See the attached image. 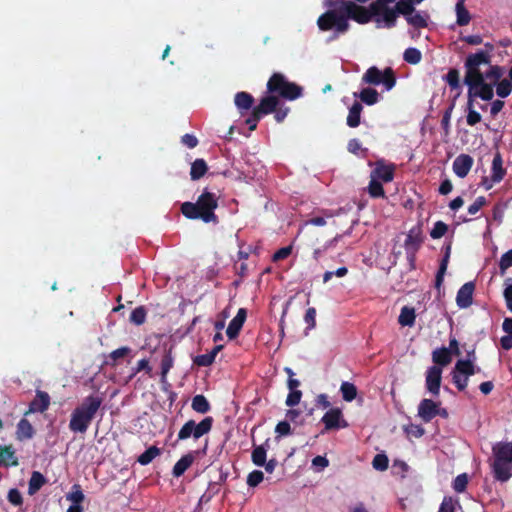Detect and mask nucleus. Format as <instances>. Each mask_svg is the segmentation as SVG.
Segmentation results:
<instances>
[{
    "mask_svg": "<svg viewBox=\"0 0 512 512\" xmlns=\"http://www.w3.org/2000/svg\"><path fill=\"white\" fill-rule=\"evenodd\" d=\"M488 51H478L470 54L465 61L466 74L464 83L468 86L470 96H478L488 101L493 98L494 85L501 77V70L497 66H490V55L494 49L491 43H486Z\"/></svg>",
    "mask_w": 512,
    "mask_h": 512,
    "instance_id": "1",
    "label": "nucleus"
},
{
    "mask_svg": "<svg viewBox=\"0 0 512 512\" xmlns=\"http://www.w3.org/2000/svg\"><path fill=\"white\" fill-rule=\"evenodd\" d=\"M327 11L322 14L317 25L320 30L328 31L334 29L335 34H343L349 29V23H346L344 14L347 9L353 8L352 1L346 0H323Z\"/></svg>",
    "mask_w": 512,
    "mask_h": 512,
    "instance_id": "2",
    "label": "nucleus"
},
{
    "mask_svg": "<svg viewBox=\"0 0 512 512\" xmlns=\"http://www.w3.org/2000/svg\"><path fill=\"white\" fill-rule=\"evenodd\" d=\"M102 405V398L89 395L72 411L69 429L74 433L84 434L91 425L96 413Z\"/></svg>",
    "mask_w": 512,
    "mask_h": 512,
    "instance_id": "3",
    "label": "nucleus"
},
{
    "mask_svg": "<svg viewBox=\"0 0 512 512\" xmlns=\"http://www.w3.org/2000/svg\"><path fill=\"white\" fill-rule=\"evenodd\" d=\"M217 206L216 195L205 190L195 203L184 202L181 205V212L188 219H201L205 223H216L217 216L214 211Z\"/></svg>",
    "mask_w": 512,
    "mask_h": 512,
    "instance_id": "4",
    "label": "nucleus"
},
{
    "mask_svg": "<svg viewBox=\"0 0 512 512\" xmlns=\"http://www.w3.org/2000/svg\"><path fill=\"white\" fill-rule=\"evenodd\" d=\"M494 478L506 482L512 476V442H498L492 447Z\"/></svg>",
    "mask_w": 512,
    "mask_h": 512,
    "instance_id": "5",
    "label": "nucleus"
},
{
    "mask_svg": "<svg viewBox=\"0 0 512 512\" xmlns=\"http://www.w3.org/2000/svg\"><path fill=\"white\" fill-rule=\"evenodd\" d=\"M269 93H277L280 97L292 101L302 96L303 90L299 85L288 81L284 75L275 73L267 83Z\"/></svg>",
    "mask_w": 512,
    "mask_h": 512,
    "instance_id": "6",
    "label": "nucleus"
},
{
    "mask_svg": "<svg viewBox=\"0 0 512 512\" xmlns=\"http://www.w3.org/2000/svg\"><path fill=\"white\" fill-rule=\"evenodd\" d=\"M476 360L474 350L468 352L467 359H459L451 372L452 381L458 390L463 391L468 385V379L477 371L474 362Z\"/></svg>",
    "mask_w": 512,
    "mask_h": 512,
    "instance_id": "7",
    "label": "nucleus"
},
{
    "mask_svg": "<svg viewBox=\"0 0 512 512\" xmlns=\"http://www.w3.org/2000/svg\"><path fill=\"white\" fill-rule=\"evenodd\" d=\"M396 0H376L371 4L377 28H392L396 24V11L389 4Z\"/></svg>",
    "mask_w": 512,
    "mask_h": 512,
    "instance_id": "8",
    "label": "nucleus"
},
{
    "mask_svg": "<svg viewBox=\"0 0 512 512\" xmlns=\"http://www.w3.org/2000/svg\"><path fill=\"white\" fill-rule=\"evenodd\" d=\"M362 82L370 85L382 84L386 91H390L396 84V78L391 68L381 71L377 67L372 66L363 74Z\"/></svg>",
    "mask_w": 512,
    "mask_h": 512,
    "instance_id": "9",
    "label": "nucleus"
},
{
    "mask_svg": "<svg viewBox=\"0 0 512 512\" xmlns=\"http://www.w3.org/2000/svg\"><path fill=\"white\" fill-rule=\"evenodd\" d=\"M212 418L206 417L201 422L187 421L178 432V440H186L193 437L195 440L207 434L212 428Z\"/></svg>",
    "mask_w": 512,
    "mask_h": 512,
    "instance_id": "10",
    "label": "nucleus"
},
{
    "mask_svg": "<svg viewBox=\"0 0 512 512\" xmlns=\"http://www.w3.org/2000/svg\"><path fill=\"white\" fill-rule=\"evenodd\" d=\"M442 368L439 366H430L425 373V388L432 396L437 397L440 394L442 381Z\"/></svg>",
    "mask_w": 512,
    "mask_h": 512,
    "instance_id": "11",
    "label": "nucleus"
},
{
    "mask_svg": "<svg viewBox=\"0 0 512 512\" xmlns=\"http://www.w3.org/2000/svg\"><path fill=\"white\" fill-rule=\"evenodd\" d=\"M321 421L323 422L326 430L348 427V423L343 418L342 411L339 408L329 409L324 414Z\"/></svg>",
    "mask_w": 512,
    "mask_h": 512,
    "instance_id": "12",
    "label": "nucleus"
},
{
    "mask_svg": "<svg viewBox=\"0 0 512 512\" xmlns=\"http://www.w3.org/2000/svg\"><path fill=\"white\" fill-rule=\"evenodd\" d=\"M352 6L353 8L347 9L348 11H346L344 14L346 23H349V19H353L360 24L368 23L371 19L375 21V15L371 9V6L369 7V9H366L364 7L356 5L354 2H352Z\"/></svg>",
    "mask_w": 512,
    "mask_h": 512,
    "instance_id": "13",
    "label": "nucleus"
},
{
    "mask_svg": "<svg viewBox=\"0 0 512 512\" xmlns=\"http://www.w3.org/2000/svg\"><path fill=\"white\" fill-rule=\"evenodd\" d=\"M440 403L431 399H423L418 406V416L424 421H431L439 411Z\"/></svg>",
    "mask_w": 512,
    "mask_h": 512,
    "instance_id": "14",
    "label": "nucleus"
},
{
    "mask_svg": "<svg viewBox=\"0 0 512 512\" xmlns=\"http://www.w3.org/2000/svg\"><path fill=\"white\" fill-rule=\"evenodd\" d=\"M475 285L473 282H467L457 292L456 303L461 309H465L471 306L473 301V293Z\"/></svg>",
    "mask_w": 512,
    "mask_h": 512,
    "instance_id": "15",
    "label": "nucleus"
},
{
    "mask_svg": "<svg viewBox=\"0 0 512 512\" xmlns=\"http://www.w3.org/2000/svg\"><path fill=\"white\" fill-rule=\"evenodd\" d=\"M473 165V159L470 155L460 154L453 161V171L460 177L464 178L468 175Z\"/></svg>",
    "mask_w": 512,
    "mask_h": 512,
    "instance_id": "16",
    "label": "nucleus"
},
{
    "mask_svg": "<svg viewBox=\"0 0 512 512\" xmlns=\"http://www.w3.org/2000/svg\"><path fill=\"white\" fill-rule=\"evenodd\" d=\"M246 317H247L246 309L240 308L238 310L237 314L235 315V317L230 321V323L227 327L226 334L229 339H234L238 336L241 328L244 325Z\"/></svg>",
    "mask_w": 512,
    "mask_h": 512,
    "instance_id": "17",
    "label": "nucleus"
},
{
    "mask_svg": "<svg viewBox=\"0 0 512 512\" xmlns=\"http://www.w3.org/2000/svg\"><path fill=\"white\" fill-rule=\"evenodd\" d=\"M50 405V397L48 393L44 391H37L35 398L29 405L28 413L44 412Z\"/></svg>",
    "mask_w": 512,
    "mask_h": 512,
    "instance_id": "18",
    "label": "nucleus"
},
{
    "mask_svg": "<svg viewBox=\"0 0 512 512\" xmlns=\"http://www.w3.org/2000/svg\"><path fill=\"white\" fill-rule=\"evenodd\" d=\"M394 176V168L391 165H385L383 163L378 162L375 169L371 173V177L378 181H383L385 183L393 180Z\"/></svg>",
    "mask_w": 512,
    "mask_h": 512,
    "instance_id": "19",
    "label": "nucleus"
},
{
    "mask_svg": "<svg viewBox=\"0 0 512 512\" xmlns=\"http://www.w3.org/2000/svg\"><path fill=\"white\" fill-rule=\"evenodd\" d=\"M279 105V99L275 95H267L263 97L255 108L256 113H260L262 115H266L275 111L276 107Z\"/></svg>",
    "mask_w": 512,
    "mask_h": 512,
    "instance_id": "20",
    "label": "nucleus"
},
{
    "mask_svg": "<svg viewBox=\"0 0 512 512\" xmlns=\"http://www.w3.org/2000/svg\"><path fill=\"white\" fill-rule=\"evenodd\" d=\"M253 103V96L247 92H238L234 97V104L241 114L251 109Z\"/></svg>",
    "mask_w": 512,
    "mask_h": 512,
    "instance_id": "21",
    "label": "nucleus"
},
{
    "mask_svg": "<svg viewBox=\"0 0 512 512\" xmlns=\"http://www.w3.org/2000/svg\"><path fill=\"white\" fill-rule=\"evenodd\" d=\"M432 360L434 362V366H439L442 369L449 365L452 361V356L450 355V350L446 349V347L435 349L432 352Z\"/></svg>",
    "mask_w": 512,
    "mask_h": 512,
    "instance_id": "22",
    "label": "nucleus"
},
{
    "mask_svg": "<svg viewBox=\"0 0 512 512\" xmlns=\"http://www.w3.org/2000/svg\"><path fill=\"white\" fill-rule=\"evenodd\" d=\"M422 242L421 230L419 227H414L409 230L405 239V249L407 251L417 250Z\"/></svg>",
    "mask_w": 512,
    "mask_h": 512,
    "instance_id": "23",
    "label": "nucleus"
},
{
    "mask_svg": "<svg viewBox=\"0 0 512 512\" xmlns=\"http://www.w3.org/2000/svg\"><path fill=\"white\" fill-rule=\"evenodd\" d=\"M0 465L16 466L18 459L15 455V450L11 445L0 446Z\"/></svg>",
    "mask_w": 512,
    "mask_h": 512,
    "instance_id": "24",
    "label": "nucleus"
},
{
    "mask_svg": "<svg viewBox=\"0 0 512 512\" xmlns=\"http://www.w3.org/2000/svg\"><path fill=\"white\" fill-rule=\"evenodd\" d=\"M465 0H457L455 5L456 24L466 26L471 21V14L465 7Z\"/></svg>",
    "mask_w": 512,
    "mask_h": 512,
    "instance_id": "25",
    "label": "nucleus"
},
{
    "mask_svg": "<svg viewBox=\"0 0 512 512\" xmlns=\"http://www.w3.org/2000/svg\"><path fill=\"white\" fill-rule=\"evenodd\" d=\"M34 435V428L27 419H21L17 424L16 436L20 441L29 440Z\"/></svg>",
    "mask_w": 512,
    "mask_h": 512,
    "instance_id": "26",
    "label": "nucleus"
},
{
    "mask_svg": "<svg viewBox=\"0 0 512 512\" xmlns=\"http://www.w3.org/2000/svg\"><path fill=\"white\" fill-rule=\"evenodd\" d=\"M193 461L194 456L191 453L182 456L173 467V475L175 477L182 476L185 471L192 465Z\"/></svg>",
    "mask_w": 512,
    "mask_h": 512,
    "instance_id": "27",
    "label": "nucleus"
},
{
    "mask_svg": "<svg viewBox=\"0 0 512 512\" xmlns=\"http://www.w3.org/2000/svg\"><path fill=\"white\" fill-rule=\"evenodd\" d=\"M268 441L265 444L255 446L252 450L251 460L254 465L262 467L267 458Z\"/></svg>",
    "mask_w": 512,
    "mask_h": 512,
    "instance_id": "28",
    "label": "nucleus"
},
{
    "mask_svg": "<svg viewBox=\"0 0 512 512\" xmlns=\"http://www.w3.org/2000/svg\"><path fill=\"white\" fill-rule=\"evenodd\" d=\"M505 174L506 170L503 168L502 157L500 153H496L492 161L491 176L494 178V181H501Z\"/></svg>",
    "mask_w": 512,
    "mask_h": 512,
    "instance_id": "29",
    "label": "nucleus"
},
{
    "mask_svg": "<svg viewBox=\"0 0 512 512\" xmlns=\"http://www.w3.org/2000/svg\"><path fill=\"white\" fill-rule=\"evenodd\" d=\"M429 16L425 12L414 11L410 13V15L406 18V21L416 27V28H424L428 25Z\"/></svg>",
    "mask_w": 512,
    "mask_h": 512,
    "instance_id": "30",
    "label": "nucleus"
},
{
    "mask_svg": "<svg viewBox=\"0 0 512 512\" xmlns=\"http://www.w3.org/2000/svg\"><path fill=\"white\" fill-rule=\"evenodd\" d=\"M362 105L359 102H355L349 109L347 116V125L351 128H355L360 124Z\"/></svg>",
    "mask_w": 512,
    "mask_h": 512,
    "instance_id": "31",
    "label": "nucleus"
},
{
    "mask_svg": "<svg viewBox=\"0 0 512 512\" xmlns=\"http://www.w3.org/2000/svg\"><path fill=\"white\" fill-rule=\"evenodd\" d=\"M354 97H359L367 105H374L379 101V93L373 88H364L360 93H354Z\"/></svg>",
    "mask_w": 512,
    "mask_h": 512,
    "instance_id": "32",
    "label": "nucleus"
},
{
    "mask_svg": "<svg viewBox=\"0 0 512 512\" xmlns=\"http://www.w3.org/2000/svg\"><path fill=\"white\" fill-rule=\"evenodd\" d=\"M415 317H416V315H415L414 308L404 306L401 309L398 321H399V324L402 326L412 327L415 323Z\"/></svg>",
    "mask_w": 512,
    "mask_h": 512,
    "instance_id": "33",
    "label": "nucleus"
},
{
    "mask_svg": "<svg viewBox=\"0 0 512 512\" xmlns=\"http://www.w3.org/2000/svg\"><path fill=\"white\" fill-rule=\"evenodd\" d=\"M174 365V358L170 351H166L161 360V383L167 384V374Z\"/></svg>",
    "mask_w": 512,
    "mask_h": 512,
    "instance_id": "34",
    "label": "nucleus"
},
{
    "mask_svg": "<svg viewBox=\"0 0 512 512\" xmlns=\"http://www.w3.org/2000/svg\"><path fill=\"white\" fill-rule=\"evenodd\" d=\"M474 97L468 94L466 121L470 126H474L481 121V115L474 109Z\"/></svg>",
    "mask_w": 512,
    "mask_h": 512,
    "instance_id": "35",
    "label": "nucleus"
},
{
    "mask_svg": "<svg viewBox=\"0 0 512 512\" xmlns=\"http://www.w3.org/2000/svg\"><path fill=\"white\" fill-rule=\"evenodd\" d=\"M340 392L343 400L347 402L353 401L357 396V388L356 386L348 381L342 382L340 386Z\"/></svg>",
    "mask_w": 512,
    "mask_h": 512,
    "instance_id": "36",
    "label": "nucleus"
},
{
    "mask_svg": "<svg viewBox=\"0 0 512 512\" xmlns=\"http://www.w3.org/2000/svg\"><path fill=\"white\" fill-rule=\"evenodd\" d=\"M130 353L131 348L127 346L120 347L109 354L106 364L115 367L119 359L128 356Z\"/></svg>",
    "mask_w": 512,
    "mask_h": 512,
    "instance_id": "37",
    "label": "nucleus"
},
{
    "mask_svg": "<svg viewBox=\"0 0 512 512\" xmlns=\"http://www.w3.org/2000/svg\"><path fill=\"white\" fill-rule=\"evenodd\" d=\"M323 213V216H316V217H313L307 221H305L302 225H301V229L305 226H308V225H313V226H325L326 223H327V218H332L333 216L336 215V213H334L333 211L331 210H323L322 211Z\"/></svg>",
    "mask_w": 512,
    "mask_h": 512,
    "instance_id": "38",
    "label": "nucleus"
},
{
    "mask_svg": "<svg viewBox=\"0 0 512 512\" xmlns=\"http://www.w3.org/2000/svg\"><path fill=\"white\" fill-rule=\"evenodd\" d=\"M191 407L194 411L204 414L210 410V404L205 396L196 395L192 399Z\"/></svg>",
    "mask_w": 512,
    "mask_h": 512,
    "instance_id": "39",
    "label": "nucleus"
},
{
    "mask_svg": "<svg viewBox=\"0 0 512 512\" xmlns=\"http://www.w3.org/2000/svg\"><path fill=\"white\" fill-rule=\"evenodd\" d=\"M207 171V164L203 159H196L190 170V175L193 180L200 179Z\"/></svg>",
    "mask_w": 512,
    "mask_h": 512,
    "instance_id": "40",
    "label": "nucleus"
},
{
    "mask_svg": "<svg viewBox=\"0 0 512 512\" xmlns=\"http://www.w3.org/2000/svg\"><path fill=\"white\" fill-rule=\"evenodd\" d=\"M45 483V478L40 472H33L29 480L28 492L30 495L36 493Z\"/></svg>",
    "mask_w": 512,
    "mask_h": 512,
    "instance_id": "41",
    "label": "nucleus"
},
{
    "mask_svg": "<svg viewBox=\"0 0 512 512\" xmlns=\"http://www.w3.org/2000/svg\"><path fill=\"white\" fill-rule=\"evenodd\" d=\"M391 8L395 9L396 17L398 14H402L405 19L410 15V13L415 11L413 8L412 0H400Z\"/></svg>",
    "mask_w": 512,
    "mask_h": 512,
    "instance_id": "42",
    "label": "nucleus"
},
{
    "mask_svg": "<svg viewBox=\"0 0 512 512\" xmlns=\"http://www.w3.org/2000/svg\"><path fill=\"white\" fill-rule=\"evenodd\" d=\"M340 239L341 235H336L333 239L324 243L322 247L315 248L313 251V259L318 261L325 252L335 247Z\"/></svg>",
    "mask_w": 512,
    "mask_h": 512,
    "instance_id": "43",
    "label": "nucleus"
},
{
    "mask_svg": "<svg viewBox=\"0 0 512 512\" xmlns=\"http://www.w3.org/2000/svg\"><path fill=\"white\" fill-rule=\"evenodd\" d=\"M160 454V449L156 446L149 447L138 457V462L141 465H148Z\"/></svg>",
    "mask_w": 512,
    "mask_h": 512,
    "instance_id": "44",
    "label": "nucleus"
},
{
    "mask_svg": "<svg viewBox=\"0 0 512 512\" xmlns=\"http://www.w3.org/2000/svg\"><path fill=\"white\" fill-rule=\"evenodd\" d=\"M422 54L420 50L414 47L407 48L404 51L403 59L409 64H418L421 61Z\"/></svg>",
    "mask_w": 512,
    "mask_h": 512,
    "instance_id": "45",
    "label": "nucleus"
},
{
    "mask_svg": "<svg viewBox=\"0 0 512 512\" xmlns=\"http://www.w3.org/2000/svg\"><path fill=\"white\" fill-rule=\"evenodd\" d=\"M368 192L374 198L384 197V195H385L381 181H378V180L374 179L373 177H371V180H370V183L368 186Z\"/></svg>",
    "mask_w": 512,
    "mask_h": 512,
    "instance_id": "46",
    "label": "nucleus"
},
{
    "mask_svg": "<svg viewBox=\"0 0 512 512\" xmlns=\"http://www.w3.org/2000/svg\"><path fill=\"white\" fill-rule=\"evenodd\" d=\"M494 86H496L497 95L502 98L507 97L512 91V83L506 79L502 81L498 80Z\"/></svg>",
    "mask_w": 512,
    "mask_h": 512,
    "instance_id": "47",
    "label": "nucleus"
},
{
    "mask_svg": "<svg viewBox=\"0 0 512 512\" xmlns=\"http://www.w3.org/2000/svg\"><path fill=\"white\" fill-rule=\"evenodd\" d=\"M146 311L144 307L140 306L135 308L130 315V321L136 325H141L145 322Z\"/></svg>",
    "mask_w": 512,
    "mask_h": 512,
    "instance_id": "48",
    "label": "nucleus"
},
{
    "mask_svg": "<svg viewBox=\"0 0 512 512\" xmlns=\"http://www.w3.org/2000/svg\"><path fill=\"white\" fill-rule=\"evenodd\" d=\"M264 479V474L260 470H253L247 476V485L249 487L258 486Z\"/></svg>",
    "mask_w": 512,
    "mask_h": 512,
    "instance_id": "49",
    "label": "nucleus"
},
{
    "mask_svg": "<svg viewBox=\"0 0 512 512\" xmlns=\"http://www.w3.org/2000/svg\"><path fill=\"white\" fill-rule=\"evenodd\" d=\"M448 230V226L442 222V221H437L431 232H430V236L433 238V239H439L441 238L442 236L445 235V233L447 232Z\"/></svg>",
    "mask_w": 512,
    "mask_h": 512,
    "instance_id": "50",
    "label": "nucleus"
},
{
    "mask_svg": "<svg viewBox=\"0 0 512 512\" xmlns=\"http://www.w3.org/2000/svg\"><path fill=\"white\" fill-rule=\"evenodd\" d=\"M372 466L378 471H384L388 468V458L384 454H377L372 461Z\"/></svg>",
    "mask_w": 512,
    "mask_h": 512,
    "instance_id": "51",
    "label": "nucleus"
},
{
    "mask_svg": "<svg viewBox=\"0 0 512 512\" xmlns=\"http://www.w3.org/2000/svg\"><path fill=\"white\" fill-rule=\"evenodd\" d=\"M329 465V460L325 456H316L312 459V468L315 472H322Z\"/></svg>",
    "mask_w": 512,
    "mask_h": 512,
    "instance_id": "52",
    "label": "nucleus"
},
{
    "mask_svg": "<svg viewBox=\"0 0 512 512\" xmlns=\"http://www.w3.org/2000/svg\"><path fill=\"white\" fill-rule=\"evenodd\" d=\"M467 484H468V477H467V475L466 474H460L453 481V489L456 492L461 493V492H463L466 489Z\"/></svg>",
    "mask_w": 512,
    "mask_h": 512,
    "instance_id": "53",
    "label": "nucleus"
},
{
    "mask_svg": "<svg viewBox=\"0 0 512 512\" xmlns=\"http://www.w3.org/2000/svg\"><path fill=\"white\" fill-rule=\"evenodd\" d=\"M142 370H145L148 374L151 373L152 368L150 367L147 359H141L137 362L136 366L132 369L129 379L135 377Z\"/></svg>",
    "mask_w": 512,
    "mask_h": 512,
    "instance_id": "54",
    "label": "nucleus"
},
{
    "mask_svg": "<svg viewBox=\"0 0 512 512\" xmlns=\"http://www.w3.org/2000/svg\"><path fill=\"white\" fill-rule=\"evenodd\" d=\"M512 266V249L504 253L499 262V268L502 274Z\"/></svg>",
    "mask_w": 512,
    "mask_h": 512,
    "instance_id": "55",
    "label": "nucleus"
},
{
    "mask_svg": "<svg viewBox=\"0 0 512 512\" xmlns=\"http://www.w3.org/2000/svg\"><path fill=\"white\" fill-rule=\"evenodd\" d=\"M458 502L451 497H445L440 505L438 512H455Z\"/></svg>",
    "mask_w": 512,
    "mask_h": 512,
    "instance_id": "56",
    "label": "nucleus"
},
{
    "mask_svg": "<svg viewBox=\"0 0 512 512\" xmlns=\"http://www.w3.org/2000/svg\"><path fill=\"white\" fill-rule=\"evenodd\" d=\"M302 397V392L300 390L290 391L286 398V405L289 407H294L300 403Z\"/></svg>",
    "mask_w": 512,
    "mask_h": 512,
    "instance_id": "57",
    "label": "nucleus"
},
{
    "mask_svg": "<svg viewBox=\"0 0 512 512\" xmlns=\"http://www.w3.org/2000/svg\"><path fill=\"white\" fill-rule=\"evenodd\" d=\"M214 361H215V359L213 358V354H209V353L198 355L194 360V362L198 366H202V367L210 366Z\"/></svg>",
    "mask_w": 512,
    "mask_h": 512,
    "instance_id": "58",
    "label": "nucleus"
},
{
    "mask_svg": "<svg viewBox=\"0 0 512 512\" xmlns=\"http://www.w3.org/2000/svg\"><path fill=\"white\" fill-rule=\"evenodd\" d=\"M448 259H449V249L447 250L446 255L443 258L441 265L439 267V270L437 272V275H436V284L437 285H440L441 282L443 281V276L447 269Z\"/></svg>",
    "mask_w": 512,
    "mask_h": 512,
    "instance_id": "59",
    "label": "nucleus"
},
{
    "mask_svg": "<svg viewBox=\"0 0 512 512\" xmlns=\"http://www.w3.org/2000/svg\"><path fill=\"white\" fill-rule=\"evenodd\" d=\"M446 81L452 89L459 88V74L456 70H450L446 75Z\"/></svg>",
    "mask_w": 512,
    "mask_h": 512,
    "instance_id": "60",
    "label": "nucleus"
},
{
    "mask_svg": "<svg viewBox=\"0 0 512 512\" xmlns=\"http://www.w3.org/2000/svg\"><path fill=\"white\" fill-rule=\"evenodd\" d=\"M486 199L483 196L477 197L475 201L468 207V212L471 215H475L484 205Z\"/></svg>",
    "mask_w": 512,
    "mask_h": 512,
    "instance_id": "61",
    "label": "nucleus"
},
{
    "mask_svg": "<svg viewBox=\"0 0 512 512\" xmlns=\"http://www.w3.org/2000/svg\"><path fill=\"white\" fill-rule=\"evenodd\" d=\"M304 320L308 325V329H313L315 327V325H316V310H315V308L311 307V308L307 309V311L305 313Z\"/></svg>",
    "mask_w": 512,
    "mask_h": 512,
    "instance_id": "62",
    "label": "nucleus"
},
{
    "mask_svg": "<svg viewBox=\"0 0 512 512\" xmlns=\"http://www.w3.org/2000/svg\"><path fill=\"white\" fill-rule=\"evenodd\" d=\"M292 252V246H286L280 248L273 255V261H279L287 258Z\"/></svg>",
    "mask_w": 512,
    "mask_h": 512,
    "instance_id": "63",
    "label": "nucleus"
},
{
    "mask_svg": "<svg viewBox=\"0 0 512 512\" xmlns=\"http://www.w3.org/2000/svg\"><path fill=\"white\" fill-rule=\"evenodd\" d=\"M507 309L512 312V284L506 283L504 292H503Z\"/></svg>",
    "mask_w": 512,
    "mask_h": 512,
    "instance_id": "64",
    "label": "nucleus"
}]
</instances>
